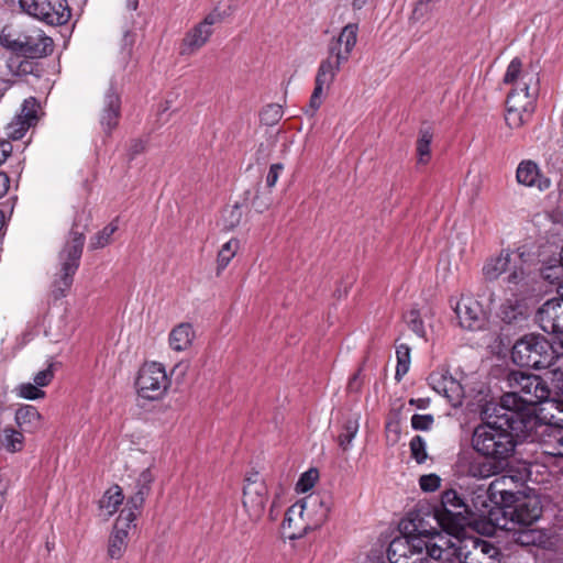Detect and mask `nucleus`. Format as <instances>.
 <instances>
[{
    "mask_svg": "<svg viewBox=\"0 0 563 563\" xmlns=\"http://www.w3.org/2000/svg\"><path fill=\"white\" fill-rule=\"evenodd\" d=\"M507 383L511 390L501 396L499 404H494L493 410L500 412L510 423L525 422L532 428L534 406L551 396L548 384L540 376L521 371H511Z\"/></svg>",
    "mask_w": 563,
    "mask_h": 563,
    "instance_id": "nucleus-1",
    "label": "nucleus"
},
{
    "mask_svg": "<svg viewBox=\"0 0 563 563\" xmlns=\"http://www.w3.org/2000/svg\"><path fill=\"white\" fill-rule=\"evenodd\" d=\"M493 406L494 402H489L482 410L484 422L474 429L472 445L481 455L504 462L506 467L517 446L514 432H523L531 427L525 422L510 423L500 412L493 410Z\"/></svg>",
    "mask_w": 563,
    "mask_h": 563,
    "instance_id": "nucleus-2",
    "label": "nucleus"
},
{
    "mask_svg": "<svg viewBox=\"0 0 563 563\" xmlns=\"http://www.w3.org/2000/svg\"><path fill=\"white\" fill-rule=\"evenodd\" d=\"M352 51V24H346L339 37L333 40L329 45V57L322 60L319 65L316 79L314 88L309 100L306 113L313 115L323 102L325 90L329 89L332 84L340 66L346 63L350 58Z\"/></svg>",
    "mask_w": 563,
    "mask_h": 563,
    "instance_id": "nucleus-3",
    "label": "nucleus"
},
{
    "mask_svg": "<svg viewBox=\"0 0 563 563\" xmlns=\"http://www.w3.org/2000/svg\"><path fill=\"white\" fill-rule=\"evenodd\" d=\"M330 499L328 494H310L290 506L283 520L284 529L289 530V539H300L319 528L328 518Z\"/></svg>",
    "mask_w": 563,
    "mask_h": 563,
    "instance_id": "nucleus-4",
    "label": "nucleus"
},
{
    "mask_svg": "<svg viewBox=\"0 0 563 563\" xmlns=\"http://www.w3.org/2000/svg\"><path fill=\"white\" fill-rule=\"evenodd\" d=\"M407 534L396 537L389 543L387 558L390 563H426L424 539L429 533L422 518L413 516L408 523H404Z\"/></svg>",
    "mask_w": 563,
    "mask_h": 563,
    "instance_id": "nucleus-5",
    "label": "nucleus"
},
{
    "mask_svg": "<svg viewBox=\"0 0 563 563\" xmlns=\"http://www.w3.org/2000/svg\"><path fill=\"white\" fill-rule=\"evenodd\" d=\"M77 227L78 223L77 220H75L69 232V238L58 255L60 271L52 284V295L55 299H60L66 296L73 285L74 276L79 268L86 239L84 231H78Z\"/></svg>",
    "mask_w": 563,
    "mask_h": 563,
    "instance_id": "nucleus-6",
    "label": "nucleus"
},
{
    "mask_svg": "<svg viewBox=\"0 0 563 563\" xmlns=\"http://www.w3.org/2000/svg\"><path fill=\"white\" fill-rule=\"evenodd\" d=\"M482 274L487 282H495L507 274L504 282L511 290L523 288L530 279L521 254H515L509 250H503L499 254L489 256L483 265Z\"/></svg>",
    "mask_w": 563,
    "mask_h": 563,
    "instance_id": "nucleus-7",
    "label": "nucleus"
},
{
    "mask_svg": "<svg viewBox=\"0 0 563 563\" xmlns=\"http://www.w3.org/2000/svg\"><path fill=\"white\" fill-rule=\"evenodd\" d=\"M555 351L556 344H552L544 335L529 333L515 342L511 349V360L522 367L548 368L553 361Z\"/></svg>",
    "mask_w": 563,
    "mask_h": 563,
    "instance_id": "nucleus-8",
    "label": "nucleus"
},
{
    "mask_svg": "<svg viewBox=\"0 0 563 563\" xmlns=\"http://www.w3.org/2000/svg\"><path fill=\"white\" fill-rule=\"evenodd\" d=\"M473 512L456 490L448 489L442 493L440 506L435 508L432 519L443 530L462 532Z\"/></svg>",
    "mask_w": 563,
    "mask_h": 563,
    "instance_id": "nucleus-9",
    "label": "nucleus"
},
{
    "mask_svg": "<svg viewBox=\"0 0 563 563\" xmlns=\"http://www.w3.org/2000/svg\"><path fill=\"white\" fill-rule=\"evenodd\" d=\"M0 44L19 55L29 58H41L53 51V41L41 30L22 33L16 38L10 34L0 35Z\"/></svg>",
    "mask_w": 563,
    "mask_h": 563,
    "instance_id": "nucleus-10",
    "label": "nucleus"
},
{
    "mask_svg": "<svg viewBox=\"0 0 563 563\" xmlns=\"http://www.w3.org/2000/svg\"><path fill=\"white\" fill-rule=\"evenodd\" d=\"M428 530L429 533L427 536H422L426 544V560L428 558L443 562H450L454 558L460 560V553L461 550H463V540L460 538L462 532L448 530L439 532L432 527Z\"/></svg>",
    "mask_w": 563,
    "mask_h": 563,
    "instance_id": "nucleus-11",
    "label": "nucleus"
},
{
    "mask_svg": "<svg viewBox=\"0 0 563 563\" xmlns=\"http://www.w3.org/2000/svg\"><path fill=\"white\" fill-rule=\"evenodd\" d=\"M135 385L140 397L157 400L167 391L169 379L161 363L151 362L140 368Z\"/></svg>",
    "mask_w": 563,
    "mask_h": 563,
    "instance_id": "nucleus-12",
    "label": "nucleus"
},
{
    "mask_svg": "<svg viewBox=\"0 0 563 563\" xmlns=\"http://www.w3.org/2000/svg\"><path fill=\"white\" fill-rule=\"evenodd\" d=\"M19 3L25 13L48 25H63L70 18L66 0H19Z\"/></svg>",
    "mask_w": 563,
    "mask_h": 563,
    "instance_id": "nucleus-13",
    "label": "nucleus"
},
{
    "mask_svg": "<svg viewBox=\"0 0 563 563\" xmlns=\"http://www.w3.org/2000/svg\"><path fill=\"white\" fill-rule=\"evenodd\" d=\"M504 82L512 86L509 93H517V96L538 95V73L533 69H523L522 60L519 57L512 58L509 63L504 76Z\"/></svg>",
    "mask_w": 563,
    "mask_h": 563,
    "instance_id": "nucleus-14",
    "label": "nucleus"
},
{
    "mask_svg": "<svg viewBox=\"0 0 563 563\" xmlns=\"http://www.w3.org/2000/svg\"><path fill=\"white\" fill-rule=\"evenodd\" d=\"M223 19L224 13L218 8L213 9L201 22L186 33L183 38L180 53L183 55H191L200 49L212 35V25L221 23Z\"/></svg>",
    "mask_w": 563,
    "mask_h": 563,
    "instance_id": "nucleus-15",
    "label": "nucleus"
},
{
    "mask_svg": "<svg viewBox=\"0 0 563 563\" xmlns=\"http://www.w3.org/2000/svg\"><path fill=\"white\" fill-rule=\"evenodd\" d=\"M267 501V487L260 479L258 473H253L245 478L243 488V507L245 508L250 519L257 521L264 514Z\"/></svg>",
    "mask_w": 563,
    "mask_h": 563,
    "instance_id": "nucleus-16",
    "label": "nucleus"
},
{
    "mask_svg": "<svg viewBox=\"0 0 563 563\" xmlns=\"http://www.w3.org/2000/svg\"><path fill=\"white\" fill-rule=\"evenodd\" d=\"M136 514L128 510H121L113 530L109 537L108 555L112 560H120L128 547L129 531L135 527Z\"/></svg>",
    "mask_w": 563,
    "mask_h": 563,
    "instance_id": "nucleus-17",
    "label": "nucleus"
},
{
    "mask_svg": "<svg viewBox=\"0 0 563 563\" xmlns=\"http://www.w3.org/2000/svg\"><path fill=\"white\" fill-rule=\"evenodd\" d=\"M536 99L534 93L522 96L509 93L506 101L507 112L505 117L507 125L511 129H518L527 123L534 111Z\"/></svg>",
    "mask_w": 563,
    "mask_h": 563,
    "instance_id": "nucleus-18",
    "label": "nucleus"
},
{
    "mask_svg": "<svg viewBox=\"0 0 563 563\" xmlns=\"http://www.w3.org/2000/svg\"><path fill=\"white\" fill-rule=\"evenodd\" d=\"M460 553L462 563H499V550L492 542L478 538L463 540Z\"/></svg>",
    "mask_w": 563,
    "mask_h": 563,
    "instance_id": "nucleus-19",
    "label": "nucleus"
},
{
    "mask_svg": "<svg viewBox=\"0 0 563 563\" xmlns=\"http://www.w3.org/2000/svg\"><path fill=\"white\" fill-rule=\"evenodd\" d=\"M536 321L547 333L563 336V298H551L547 300L537 311Z\"/></svg>",
    "mask_w": 563,
    "mask_h": 563,
    "instance_id": "nucleus-20",
    "label": "nucleus"
},
{
    "mask_svg": "<svg viewBox=\"0 0 563 563\" xmlns=\"http://www.w3.org/2000/svg\"><path fill=\"white\" fill-rule=\"evenodd\" d=\"M459 465L465 475L478 479L499 475L506 468L504 462H498L489 457L481 459L468 454L460 456Z\"/></svg>",
    "mask_w": 563,
    "mask_h": 563,
    "instance_id": "nucleus-21",
    "label": "nucleus"
},
{
    "mask_svg": "<svg viewBox=\"0 0 563 563\" xmlns=\"http://www.w3.org/2000/svg\"><path fill=\"white\" fill-rule=\"evenodd\" d=\"M430 387L442 395L453 406L457 407L462 404L464 389L459 380H456L445 369L434 371L428 378Z\"/></svg>",
    "mask_w": 563,
    "mask_h": 563,
    "instance_id": "nucleus-22",
    "label": "nucleus"
},
{
    "mask_svg": "<svg viewBox=\"0 0 563 563\" xmlns=\"http://www.w3.org/2000/svg\"><path fill=\"white\" fill-rule=\"evenodd\" d=\"M121 115V99L111 85L103 98V106L99 115L101 129L107 135H111L112 131L118 126Z\"/></svg>",
    "mask_w": 563,
    "mask_h": 563,
    "instance_id": "nucleus-23",
    "label": "nucleus"
},
{
    "mask_svg": "<svg viewBox=\"0 0 563 563\" xmlns=\"http://www.w3.org/2000/svg\"><path fill=\"white\" fill-rule=\"evenodd\" d=\"M517 183L529 188L545 191L551 187V180L541 173L539 165L531 159H523L516 170Z\"/></svg>",
    "mask_w": 563,
    "mask_h": 563,
    "instance_id": "nucleus-24",
    "label": "nucleus"
},
{
    "mask_svg": "<svg viewBox=\"0 0 563 563\" xmlns=\"http://www.w3.org/2000/svg\"><path fill=\"white\" fill-rule=\"evenodd\" d=\"M459 323L467 330H476L483 323V309L481 303L472 297H462L454 308Z\"/></svg>",
    "mask_w": 563,
    "mask_h": 563,
    "instance_id": "nucleus-25",
    "label": "nucleus"
},
{
    "mask_svg": "<svg viewBox=\"0 0 563 563\" xmlns=\"http://www.w3.org/2000/svg\"><path fill=\"white\" fill-rule=\"evenodd\" d=\"M154 475L151 472V468L147 467L143 470L139 477L136 478L135 489L136 492L129 497L125 507L122 510H128L136 514V517L141 512L145 499L151 493L152 484L154 482Z\"/></svg>",
    "mask_w": 563,
    "mask_h": 563,
    "instance_id": "nucleus-26",
    "label": "nucleus"
},
{
    "mask_svg": "<svg viewBox=\"0 0 563 563\" xmlns=\"http://www.w3.org/2000/svg\"><path fill=\"white\" fill-rule=\"evenodd\" d=\"M516 477L511 475H500L488 485V492L493 504L508 503L514 498V487H516Z\"/></svg>",
    "mask_w": 563,
    "mask_h": 563,
    "instance_id": "nucleus-27",
    "label": "nucleus"
},
{
    "mask_svg": "<svg viewBox=\"0 0 563 563\" xmlns=\"http://www.w3.org/2000/svg\"><path fill=\"white\" fill-rule=\"evenodd\" d=\"M15 422L23 432L34 433L43 427V417L32 405H23L15 411Z\"/></svg>",
    "mask_w": 563,
    "mask_h": 563,
    "instance_id": "nucleus-28",
    "label": "nucleus"
},
{
    "mask_svg": "<svg viewBox=\"0 0 563 563\" xmlns=\"http://www.w3.org/2000/svg\"><path fill=\"white\" fill-rule=\"evenodd\" d=\"M548 368L551 373L552 387L560 400L563 401V336L558 339L556 351Z\"/></svg>",
    "mask_w": 563,
    "mask_h": 563,
    "instance_id": "nucleus-29",
    "label": "nucleus"
},
{
    "mask_svg": "<svg viewBox=\"0 0 563 563\" xmlns=\"http://www.w3.org/2000/svg\"><path fill=\"white\" fill-rule=\"evenodd\" d=\"M335 441L338 444V452H336V463L341 468H347L349 464V457H347V450L349 444L352 441V427L350 426V420L346 419L342 422L341 426H339Z\"/></svg>",
    "mask_w": 563,
    "mask_h": 563,
    "instance_id": "nucleus-30",
    "label": "nucleus"
},
{
    "mask_svg": "<svg viewBox=\"0 0 563 563\" xmlns=\"http://www.w3.org/2000/svg\"><path fill=\"white\" fill-rule=\"evenodd\" d=\"M195 331L190 323H180L169 333V345L174 351H185L192 344Z\"/></svg>",
    "mask_w": 563,
    "mask_h": 563,
    "instance_id": "nucleus-31",
    "label": "nucleus"
},
{
    "mask_svg": "<svg viewBox=\"0 0 563 563\" xmlns=\"http://www.w3.org/2000/svg\"><path fill=\"white\" fill-rule=\"evenodd\" d=\"M36 107L37 104L35 98L31 97L24 100L21 114V118H23V120L19 123L20 126L18 129H14L13 131L9 132V135L12 139L19 140L23 137L29 128L36 122Z\"/></svg>",
    "mask_w": 563,
    "mask_h": 563,
    "instance_id": "nucleus-32",
    "label": "nucleus"
},
{
    "mask_svg": "<svg viewBox=\"0 0 563 563\" xmlns=\"http://www.w3.org/2000/svg\"><path fill=\"white\" fill-rule=\"evenodd\" d=\"M124 496L122 494V489L120 486L114 485L110 487L101 499L99 500V509L101 515L106 518L114 515L119 508V506L123 503Z\"/></svg>",
    "mask_w": 563,
    "mask_h": 563,
    "instance_id": "nucleus-33",
    "label": "nucleus"
},
{
    "mask_svg": "<svg viewBox=\"0 0 563 563\" xmlns=\"http://www.w3.org/2000/svg\"><path fill=\"white\" fill-rule=\"evenodd\" d=\"M525 316L522 305L517 298L505 300L498 311V317L508 324L521 320Z\"/></svg>",
    "mask_w": 563,
    "mask_h": 563,
    "instance_id": "nucleus-34",
    "label": "nucleus"
},
{
    "mask_svg": "<svg viewBox=\"0 0 563 563\" xmlns=\"http://www.w3.org/2000/svg\"><path fill=\"white\" fill-rule=\"evenodd\" d=\"M22 432L23 431H19L12 427L4 428L0 435V442L3 448L12 453L21 451L24 445V437Z\"/></svg>",
    "mask_w": 563,
    "mask_h": 563,
    "instance_id": "nucleus-35",
    "label": "nucleus"
},
{
    "mask_svg": "<svg viewBox=\"0 0 563 563\" xmlns=\"http://www.w3.org/2000/svg\"><path fill=\"white\" fill-rule=\"evenodd\" d=\"M433 133L429 128L421 129L417 140V156L419 164H427L431 158V142Z\"/></svg>",
    "mask_w": 563,
    "mask_h": 563,
    "instance_id": "nucleus-36",
    "label": "nucleus"
},
{
    "mask_svg": "<svg viewBox=\"0 0 563 563\" xmlns=\"http://www.w3.org/2000/svg\"><path fill=\"white\" fill-rule=\"evenodd\" d=\"M518 543L525 547L536 545L540 548L547 547L549 543V538L547 533L538 529H527L522 530L518 533L517 537Z\"/></svg>",
    "mask_w": 563,
    "mask_h": 563,
    "instance_id": "nucleus-37",
    "label": "nucleus"
},
{
    "mask_svg": "<svg viewBox=\"0 0 563 563\" xmlns=\"http://www.w3.org/2000/svg\"><path fill=\"white\" fill-rule=\"evenodd\" d=\"M239 246L240 242L238 239H231L221 246L217 257L218 275L229 265L231 260L235 256Z\"/></svg>",
    "mask_w": 563,
    "mask_h": 563,
    "instance_id": "nucleus-38",
    "label": "nucleus"
},
{
    "mask_svg": "<svg viewBox=\"0 0 563 563\" xmlns=\"http://www.w3.org/2000/svg\"><path fill=\"white\" fill-rule=\"evenodd\" d=\"M492 503L493 500L490 499L488 487L479 485L474 489L472 497L474 511L485 515L489 510Z\"/></svg>",
    "mask_w": 563,
    "mask_h": 563,
    "instance_id": "nucleus-39",
    "label": "nucleus"
},
{
    "mask_svg": "<svg viewBox=\"0 0 563 563\" xmlns=\"http://www.w3.org/2000/svg\"><path fill=\"white\" fill-rule=\"evenodd\" d=\"M410 352L411 349L407 344H399L396 347V357H397V366H396V379L400 380L409 371L410 367Z\"/></svg>",
    "mask_w": 563,
    "mask_h": 563,
    "instance_id": "nucleus-40",
    "label": "nucleus"
},
{
    "mask_svg": "<svg viewBox=\"0 0 563 563\" xmlns=\"http://www.w3.org/2000/svg\"><path fill=\"white\" fill-rule=\"evenodd\" d=\"M118 230L117 220L110 222L101 231L96 233L91 240L89 247L91 250L102 249L110 243L112 234Z\"/></svg>",
    "mask_w": 563,
    "mask_h": 563,
    "instance_id": "nucleus-41",
    "label": "nucleus"
},
{
    "mask_svg": "<svg viewBox=\"0 0 563 563\" xmlns=\"http://www.w3.org/2000/svg\"><path fill=\"white\" fill-rule=\"evenodd\" d=\"M544 448L547 454L563 457V429L554 430L545 441Z\"/></svg>",
    "mask_w": 563,
    "mask_h": 563,
    "instance_id": "nucleus-42",
    "label": "nucleus"
},
{
    "mask_svg": "<svg viewBox=\"0 0 563 563\" xmlns=\"http://www.w3.org/2000/svg\"><path fill=\"white\" fill-rule=\"evenodd\" d=\"M284 111L282 106L276 103L267 104L261 111V122L267 126L277 124L283 118Z\"/></svg>",
    "mask_w": 563,
    "mask_h": 563,
    "instance_id": "nucleus-43",
    "label": "nucleus"
},
{
    "mask_svg": "<svg viewBox=\"0 0 563 563\" xmlns=\"http://www.w3.org/2000/svg\"><path fill=\"white\" fill-rule=\"evenodd\" d=\"M318 479H319V471L314 467H311L300 475V477L296 484V490L298 493H306L314 486V484L317 483Z\"/></svg>",
    "mask_w": 563,
    "mask_h": 563,
    "instance_id": "nucleus-44",
    "label": "nucleus"
},
{
    "mask_svg": "<svg viewBox=\"0 0 563 563\" xmlns=\"http://www.w3.org/2000/svg\"><path fill=\"white\" fill-rule=\"evenodd\" d=\"M406 322L409 329L419 338L426 339L427 332L420 312L416 309L406 314Z\"/></svg>",
    "mask_w": 563,
    "mask_h": 563,
    "instance_id": "nucleus-45",
    "label": "nucleus"
},
{
    "mask_svg": "<svg viewBox=\"0 0 563 563\" xmlns=\"http://www.w3.org/2000/svg\"><path fill=\"white\" fill-rule=\"evenodd\" d=\"M411 456L418 464L423 463L427 457V443L421 435H415L410 441Z\"/></svg>",
    "mask_w": 563,
    "mask_h": 563,
    "instance_id": "nucleus-46",
    "label": "nucleus"
},
{
    "mask_svg": "<svg viewBox=\"0 0 563 563\" xmlns=\"http://www.w3.org/2000/svg\"><path fill=\"white\" fill-rule=\"evenodd\" d=\"M19 396L25 399L34 400L44 397L45 393L34 383H23L19 386Z\"/></svg>",
    "mask_w": 563,
    "mask_h": 563,
    "instance_id": "nucleus-47",
    "label": "nucleus"
},
{
    "mask_svg": "<svg viewBox=\"0 0 563 563\" xmlns=\"http://www.w3.org/2000/svg\"><path fill=\"white\" fill-rule=\"evenodd\" d=\"M242 217H243L242 208L239 203H235L228 211V214L224 216V228L227 230H233L241 223Z\"/></svg>",
    "mask_w": 563,
    "mask_h": 563,
    "instance_id": "nucleus-48",
    "label": "nucleus"
},
{
    "mask_svg": "<svg viewBox=\"0 0 563 563\" xmlns=\"http://www.w3.org/2000/svg\"><path fill=\"white\" fill-rule=\"evenodd\" d=\"M516 519L518 522L522 525H530L533 521L538 520L540 517V509L534 507L531 511H529L527 515H525V505H520L517 507L516 511Z\"/></svg>",
    "mask_w": 563,
    "mask_h": 563,
    "instance_id": "nucleus-49",
    "label": "nucleus"
},
{
    "mask_svg": "<svg viewBox=\"0 0 563 563\" xmlns=\"http://www.w3.org/2000/svg\"><path fill=\"white\" fill-rule=\"evenodd\" d=\"M433 417L431 415H413L411 417V427L415 430L427 431L433 424Z\"/></svg>",
    "mask_w": 563,
    "mask_h": 563,
    "instance_id": "nucleus-50",
    "label": "nucleus"
},
{
    "mask_svg": "<svg viewBox=\"0 0 563 563\" xmlns=\"http://www.w3.org/2000/svg\"><path fill=\"white\" fill-rule=\"evenodd\" d=\"M441 478L435 474L422 475L419 479L420 488L423 492H434L440 487Z\"/></svg>",
    "mask_w": 563,
    "mask_h": 563,
    "instance_id": "nucleus-51",
    "label": "nucleus"
},
{
    "mask_svg": "<svg viewBox=\"0 0 563 563\" xmlns=\"http://www.w3.org/2000/svg\"><path fill=\"white\" fill-rule=\"evenodd\" d=\"M146 141L143 139H133L130 142L128 148L129 159H134L137 155L142 154L146 150Z\"/></svg>",
    "mask_w": 563,
    "mask_h": 563,
    "instance_id": "nucleus-52",
    "label": "nucleus"
},
{
    "mask_svg": "<svg viewBox=\"0 0 563 563\" xmlns=\"http://www.w3.org/2000/svg\"><path fill=\"white\" fill-rule=\"evenodd\" d=\"M53 377H54V373H53L52 364H51L47 368L40 371L34 376L33 380L41 388V387L47 386L52 382Z\"/></svg>",
    "mask_w": 563,
    "mask_h": 563,
    "instance_id": "nucleus-53",
    "label": "nucleus"
},
{
    "mask_svg": "<svg viewBox=\"0 0 563 563\" xmlns=\"http://www.w3.org/2000/svg\"><path fill=\"white\" fill-rule=\"evenodd\" d=\"M284 169V165L282 163L272 164L266 176V185L272 188L276 185L280 173Z\"/></svg>",
    "mask_w": 563,
    "mask_h": 563,
    "instance_id": "nucleus-54",
    "label": "nucleus"
},
{
    "mask_svg": "<svg viewBox=\"0 0 563 563\" xmlns=\"http://www.w3.org/2000/svg\"><path fill=\"white\" fill-rule=\"evenodd\" d=\"M12 144L10 142H1L0 143V165L4 163L8 156L11 154Z\"/></svg>",
    "mask_w": 563,
    "mask_h": 563,
    "instance_id": "nucleus-55",
    "label": "nucleus"
},
{
    "mask_svg": "<svg viewBox=\"0 0 563 563\" xmlns=\"http://www.w3.org/2000/svg\"><path fill=\"white\" fill-rule=\"evenodd\" d=\"M10 186V179L9 176L4 172H0V198L3 197Z\"/></svg>",
    "mask_w": 563,
    "mask_h": 563,
    "instance_id": "nucleus-56",
    "label": "nucleus"
},
{
    "mask_svg": "<svg viewBox=\"0 0 563 563\" xmlns=\"http://www.w3.org/2000/svg\"><path fill=\"white\" fill-rule=\"evenodd\" d=\"M124 45L129 46V49L132 47L134 38L133 34L130 31H126L123 36Z\"/></svg>",
    "mask_w": 563,
    "mask_h": 563,
    "instance_id": "nucleus-57",
    "label": "nucleus"
},
{
    "mask_svg": "<svg viewBox=\"0 0 563 563\" xmlns=\"http://www.w3.org/2000/svg\"><path fill=\"white\" fill-rule=\"evenodd\" d=\"M139 7V0H126V8L130 11H135Z\"/></svg>",
    "mask_w": 563,
    "mask_h": 563,
    "instance_id": "nucleus-58",
    "label": "nucleus"
},
{
    "mask_svg": "<svg viewBox=\"0 0 563 563\" xmlns=\"http://www.w3.org/2000/svg\"><path fill=\"white\" fill-rule=\"evenodd\" d=\"M365 2H366V0H354V9L360 8Z\"/></svg>",
    "mask_w": 563,
    "mask_h": 563,
    "instance_id": "nucleus-59",
    "label": "nucleus"
},
{
    "mask_svg": "<svg viewBox=\"0 0 563 563\" xmlns=\"http://www.w3.org/2000/svg\"><path fill=\"white\" fill-rule=\"evenodd\" d=\"M351 384H352V377H350L349 380H347V387H350Z\"/></svg>",
    "mask_w": 563,
    "mask_h": 563,
    "instance_id": "nucleus-60",
    "label": "nucleus"
},
{
    "mask_svg": "<svg viewBox=\"0 0 563 563\" xmlns=\"http://www.w3.org/2000/svg\"><path fill=\"white\" fill-rule=\"evenodd\" d=\"M560 295H561V297L563 298V286H561Z\"/></svg>",
    "mask_w": 563,
    "mask_h": 563,
    "instance_id": "nucleus-61",
    "label": "nucleus"
},
{
    "mask_svg": "<svg viewBox=\"0 0 563 563\" xmlns=\"http://www.w3.org/2000/svg\"><path fill=\"white\" fill-rule=\"evenodd\" d=\"M180 367H181V365H180V364H179V365H176V366H175V368H174V371H176V369H178V368H180Z\"/></svg>",
    "mask_w": 563,
    "mask_h": 563,
    "instance_id": "nucleus-62",
    "label": "nucleus"
}]
</instances>
